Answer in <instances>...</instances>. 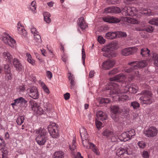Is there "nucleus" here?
<instances>
[{"instance_id": "1", "label": "nucleus", "mask_w": 158, "mask_h": 158, "mask_svg": "<svg viewBox=\"0 0 158 158\" xmlns=\"http://www.w3.org/2000/svg\"><path fill=\"white\" fill-rule=\"evenodd\" d=\"M119 48L118 43L116 42L109 43L104 45L102 49L104 52L103 55L108 58H113L116 56L117 54L114 51L118 49Z\"/></svg>"}, {"instance_id": "2", "label": "nucleus", "mask_w": 158, "mask_h": 158, "mask_svg": "<svg viewBox=\"0 0 158 158\" xmlns=\"http://www.w3.org/2000/svg\"><path fill=\"white\" fill-rule=\"evenodd\" d=\"M80 132L83 146L87 149H92L97 155H99L100 153L94 144L89 142L88 135L85 128L81 127L80 129Z\"/></svg>"}, {"instance_id": "3", "label": "nucleus", "mask_w": 158, "mask_h": 158, "mask_svg": "<svg viewBox=\"0 0 158 158\" xmlns=\"http://www.w3.org/2000/svg\"><path fill=\"white\" fill-rule=\"evenodd\" d=\"M34 132L37 144L40 146L44 145L48 140L47 132L46 130L41 127L35 130Z\"/></svg>"}, {"instance_id": "4", "label": "nucleus", "mask_w": 158, "mask_h": 158, "mask_svg": "<svg viewBox=\"0 0 158 158\" xmlns=\"http://www.w3.org/2000/svg\"><path fill=\"white\" fill-rule=\"evenodd\" d=\"M103 19L105 22L111 23H118L122 20L132 24H136L138 23V20L131 17H123L119 19L113 17L108 16L103 18Z\"/></svg>"}, {"instance_id": "5", "label": "nucleus", "mask_w": 158, "mask_h": 158, "mask_svg": "<svg viewBox=\"0 0 158 158\" xmlns=\"http://www.w3.org/2000/svg\"><path fill=\"white\" fill-rule=\"evenodd\" d=\"M140 94L143 95L139 99L142 104H150L154 101L152 94L149 91H143Z\"/></svg>"}, {"instance_id": "6", "label": "nucleus", "mask_w": 158, "mask_h": 158, "mask_svg": "<svg viewBox=\"0 0 158 158\" xmlns=\"http://www.w3.org/2000/svg\"><path fill=\"white\" fill-rule=\"evenodd\" d=\"M110 88L108 89H110V93L112 94H117L126 93L128 91L130 92V86L127 85L125 86V87H123V89H121V90L119 91V89L118 85L116 83H111L110 84Z\"/></svg>"}, {"instance_id": "7", "label": "nucleus", "mask_w": 158, "mask_h": 158, "mask_svg": "<svg viewBox=\"0 0 158 158\" xmlns=\"http://www.w3.org/2000/svg\"><path fill=\"white\" fill-rule=\"evenodd\" d=\"M48 129L51 136L54 138H57L59 136L58 127L55 123H52L48 127Z\"/></svg>"}, {"instance_id": "8", "label": "nucleus", "mask_w": 158, "mask_h": 158, "mask_svg": "<svg viewBox=\"0 0 158 158\" xmlns=\"http://www.w3.org/2000/svg\"><path fill=\"white\" fill-rule=\"evenodd\" d=\"M138 11L134 7L125 6L122 9V13L125 15L133 16L138 14Z\"/></svg>"}, {"instance_id": "9", "label": "nucleus", "mask_w": 158, "mask_h": 158, "mask_svg": "<svg viewBox=\"0 0 158 158\" xmlns=\"http://www.w3.org/2000/svg\"><path fill=\"white\" fill-rule=\"evenodd\" d=\"M128 64L132 65V66H133L136 70L135 72V73L137 74H139V72L137 70L138 69L146 66L147 65V63L145 60H142L139 61H132L129 63Z\"/></svg>"}, {"instance_id": "10", "label": "nucleus", "mask_w": 158, "mask_h": 158, "mask_svg": "<svg viewBox=\"0 0 158 158\" xmlns=\"http://www.w3.org/2000/svg\"><path fill=\"white\" fill-rule=\"evenodd\" d=\"M157 133V130L154 127H150L144 131V134L148 137L155 136Z\"/></svg>"}, {"instance_id": "11", "label": "nucleus", "mask_w": 158, "mask_h": 158, "mask_svg": "<svg viewBox=\"0 0 158 158\" xmlns=\"http://www.w3.org/2000/svg\"><path fill=\"white\" fill-rule=\"evenodd\" d=\"M27 90L30 97L34 99H37L39 98L38 90L36 87L32 86Z\"/></svg>"}, {"instance_id": "12", "label": "nucleus", "mask_w": 158, "mask_h": 158, "mask_svg": "<svg viewBox=\"0 0 158 158\" xmlns=\"http://www.w3.org/2000/svg\"><path fill=\"white\" fill-rule=\"evenodd\" d=\"M115 64V61L114 60H108L103 62L102 66L103 69L108 70L113 67Z\"/></svg>"}, {"instance_id": "13", "label": "nucleus", "mask_w": 158, "mask_h": 158, "mask_svg": "<svg viewBox=\"0 0 158 158\" xmlns=\"http://www.w3.org/2000/svg\"><path fill=\"white\" fill-rule=\"evenodd\" d=\"M17 31L18 33L23 37H25L27 35V31L19 22L17 24Z\"/></svg>"}, {"instance_id": "14", "label": "nucleus", "mask_w": 158, "mask_h": 158, "mask_svg": "<svg viewBox=\"0 0 158 158\" xmlns=\"http://www.w3.org/2000/svg\"><path fill=\"white\" fill-rule=\"evenodd\" d=\"M126 78V77L123 74H118L113 77L110 78L109 80L111 81H120L124 80Z\"/></svg>"}, {"instance_id": "15", "label": "nucleus", "mask_w": 158, "mask_h": 158, "mask_svg": "<svg viewBox=\"0 0 158 158\" xmlns=\"http://www.w3.org/2000/svg\"><path fill=\"white\" fill-rule=\"evenodd\" d=\"M111 95L116 94L114 96H112V97L114 98L115 97V99L114 100H117L118 99L119 101H124V100H129V97L127 96L125 94H121L120 95L117 94H112L110 93Z\"/></svg>"}, {"instance_id": "16", "label": "nucleus", "mask_w": 158, "mask_h": 158, "mask_svg": "<svg viewBox=\"0 0 158 158\" xmlns=\"http://www.w3.org/2000/svg\"><path fill=\"white\" fill-rule=\"evenodd\" d=\"M13 64L14 67L17 71H21L23 69V67L18 59L16 58L14 59Z\"/></svg>"}, {"instance_id": "17", "label": "nucleus", "mask_w": 158, "mask_h": 158, "mask_svg": "<svg viewBox=\"0 0 158 158\" xmlns=\"http://www.w3.org/2000/svg\"><path fill=\"white\" fill-rule=\"evenodd\" d=\"M97 118L98 120H106L107 118L106 114L101 110L98 111L96 113Z\"/></svg>"}, {"instance_id": "18", "label": "nucleus", "mask_w": 158, "mask_h": 158, "mask_svg": "<svg viewBox=\"0 0 158 158\" xmlns=\"http://www.w3.org/2000/svg\"><path fill=\"white\" fill-rule=\"evenodd\" d=\"M118 35V31H109L106 33L105 37L107 39L113 40L115 39Z\"/></svg>"}, {"instance_id": "19", "label": "nucleus", "mask_w": 158, "mask_h": 158, "mask_svg": "<svg viewBox=\"0 0 158 158\" xmlns=\"http://www.w3.org/2000/svg\"><path fill=\"white\" fill-rule=\"evenodd\" d=\"M77 24L78 26L82 30L85 29L87 26L86 23L85 21L84 18L82 17L78 19Z\"/></svg>"}, {"instance_id": "20", "label": "nucleus", "mask_w": 158, "mask_h": 158, "mask_svg": "<svg viewBox=\"0 0 158 158\" xmlns=\"http://www.w3.org/2000/svg\"><path fill=\"white\" fill-rule=\"evenodd\" d=\"M139 13L141 14L144 15H152L156 14L153 11H150L147 10L145 9L141 8L139 9Z\"/></svg>"}, {"instance_id": "21", "label": "nucleus", "mask_w": 158, "mask_h": 158, "mask_svg": "<svg viewBox=\"0 0 158 158\" xmlns=\"http://www.w3.org/2000/svg\"><path fill=\"white\" fill-rule=\"evenodd\" d=\"M3 57L9 62H10L12 59V56L10 53L7 51L4 52L2 54Z\"/></svg>"}, {"instance_id": "22", "label": "nucleus", "mask_w": 158, "mask_h": 158, "mask_svg": "<svg viewBox=\"0 0 158 158\" xmlns=\"http://www.w3.org/2000/svg\"><path fill=\"white\" fill-rule=\"evenodd\" d=\"M150 51L147 48H144L141 49L140 54L143 57H148L150 56Z\"/></svg>"}, {"instance_id": "23", "label": "nucleus", "mask_w": 158, "mask_h": 158, "mask_svg": "<svg viewBox=\"0 0 158 158\" xmlns=\"http://www.w3.org/2000/svg\"><path fill=\"white\" fill-rule=\"evenodd\" d=\"M26 55L27 61L32 65H34L35 63V61L32 58L31 54L30 53L27 52L26 53Z\"/></svg>"}, {"instance_id": "24", "label": "nucleus", "mask_w": 158, "mask_h": 158, "mask_svg": "<svg viewBox=\"0 0 158 158\" xmlns=\"http://www.w3.org/2000/svg\"><path fill=\"white\" fill-rule=\"evenodd\" d=\"M152 57V60L150 58H148V60L149 61H151L153 60L154 61V64L156 66H158V54L154 53L153 54Z\"/></svg>"}, {"instance_id": "25", "label": "nucleus", "mask_w": 158, "mask_h": 158, "mask_svg": "<svg viewBox=\"0 0 158 158\" xmlns=\"http://www.w3.org/2000/svg\"><path fill=\"white\" fill-rule=\"evenodd\" d=\"M29 102L31 108L34 111L36 109V108H37L40 105L39 103L33 100Z\"/></svg>"}, {"instance_id": "26", "label": "nucleus", "mask_w": 158, "mask_h": 158, "mask_svg": "<svg viewBox=\"0 0 158 158\" xmlns=\"http://www.w3.org/2000/svg\"><path fill=\"white\" fill-rule=\"evenodd\" d=\"M29 102L31 108L34 111L36 109V108H37L40 105L39 103L33 100Z\"/></svg>"}, {"instance_id": "27", "label": "nucleus", "mask_w": 158, "mask_h": 158, "mask_svg": "<svg viewBox=\"0 0 158 158\" xmlns=\"http://www.w3.org/2000/svg\"><path fill=\"white\" fill-rule=\"evenodd\" d=\"M50 16L51 15L48 12H45L44 14V20L47 23H50L51 22Z\"/></svg>"}, {"instance_id": "28", "label": "nucleus", "mask_w": 158, "mask_h": 158, "mask_svg": "<svg viewBox=\"0 0 158 158\" xmlns=\"http://www.w3.org/2000/svg\"><path fill=\"white\" fill-rule=\"evenodd\" d=\"M126 153L128 155L132 154V149L130 145L127 144L124 148Z\"/></svg>"}, {"instance_id": "29", "label": "nucleus", "mask_w": 158, "mask_h": 158, "mask_svg": "<svg viewBox=\"0 0 158 158\" xmlns=\"http://www.w3.org/2000/svg\"><path fill=\"white\" fill-rule=\"evenodd\" d=\"M138 89V87L135 84H132L130 86V92L132 93H136Z\"/></svg>"}, {"instance_id": "30", "label": "nucleus", "mask_w": 158, "mask_h": 158, "mask_svg": "<svg viewBox=\"0 0 158 158\" xmlns=\"http://www.w3.org/2000/svg\"><path fill=\"white\" fill-rule=\"evenodd\" d=\"M127 133L128 137V139H131L133 136H134L135 135V131L133 129H131L129 131H127Z\"/></svg>"}, {"instance_id": "31", "label": "nucleus", "mask_w": 158, "mask_h": 158, "mask_svg": "<svg viewBox=\"0 0 158 158\" xmlns=\"http://www.w3.org/2000/svg\"><path fill=\"white\" fill-rule=\"evenodd\" d=\"M110 109L111 111L114 114L121 113V110L117 106H111Z\"/></svg>"}, {"instance_id": "32", "label": "nucleus", "mask_w": 158, "mask_h": 158, "mask_svg": "<svg viewBox=\"0 0 158 158\" xmlns=\"http://www.w3.org/2000/svg\"><path fill=\"white\" fill-rule=\"evenodd\" d=\"M64 153L61 151L55 152L54 153V158H64Z\"/></svg>"}, {"instance_id": "33", "label": "nucleus", "mask_w": 158, "mask_h": 158, "mask_svg": "<svg viewBox=\"0 0 158 158\" xmlns=\"http://www.w3.org/2000/svg\"><path fill=\"white\" fill-rule=\"evenodd\" d=\"M131 66V68L128 69H125V71L127 73H129L131 72H133V74L134 73H135V74L134 75V76H136L137 77H139V74H136L135 72V71H136V70L133 67V66H132V65H130Z\"/></svg>"}, {"instance_id": "34", "label": "nucleus", "mask_w": 158, "mask_h": 158, "mask_svg": "<svg viewBox=\"0 0 158 158\" xmlns=\"http://www.w3.org/2000/svg\"><path fill=\"white\" fill-rule=\"evenodd\" d=\"M129 52L128 47L123 49L121 52V54L123 56H127L130 55Z\"/></svg>"}, {"instance_id": "35", "label": "nucleus", "mask_w": 158, "mask_h": 158, "mask_svg": "<svg viewBox=\"0 0 158 158\" xmlns=\"http://www.w3.org/2000/svg\"><path fill=\"white\" fill-rule=\"evenodd\" d=\"M77 147V143L76 142V139L74 138L72 143L69 145V148L71 151H73L76 149Z\"/></svg>"}, {"instance_id": "36", "label": "nucleus", "mask_w": 158, "mask_h": 158, "mask_svg": "<svg viewBox=\"0 0 158 158\" xmlns=\"http://www.w3.org/2000/svg\"><path fill=\"white\" fill-rule=\"evenodd\" d=\"M125 153V150L124 148H120L118 149L116 151L117 155L119 156H121Z\"/></svg>"}, {"instance_id": "37", "label": "nucleus", "mask_w": 158, "mask_h": 158, "mask_svg": "<svg viewBox=\"0 0 158 158\" xmlns=\"http://www.w3.org/2000/svg\"><path fill=\"white\" fill-rule=\"evenodd\" d=\"M34 39L37 43H40L41 42L40 36L37 33L34 35Z\"/></svg>"}, {"instance_id": "38", "label": "nucleus", "mask_w": 158, "mask_h": 158, "mask_svg": "<svg viewBox=\"0 0 158 158\" xmlns=\"http://www.w3.org/2000/svg\"><path fill=\"white\" fill-rule=\"evenodd\" d=\"M130 55L133 54L136 52L138 50V48L136 46H133L128 47Z\"/></svg>"}, {"instance_id": "39", "label": "nucleus", "mask_w": 158, "mask_h": 158, "mask_svg": "<svg viewBox=\"0 0 158 158\" xmlns=\"http://www.w3.org/2000/svg\"><path fill=\"white\" fill-rule=\"evenodd\" d=\"M24 117L23 116H19L18 117L16 120L17 124L18 125H21L23 123L24 120Z\"/></svg>"}, {"instance_id": "40", "label": "nucleus", "mask_w": 158, "mask_h": 158, "mask_svg": "<svg viewBox=\"0 0 158 158\" xmlns=\"http://www.w3.org/2000/svg\"><path fill=\"white\" fill-rule=\"evenodd\" d=\"M36 2L35 1H32L29 5V8L32 11H34L36 8L35 5Z\"/></svg>"}, {"instance_id": "41", "label": "nucleus", "mask_w": 158, "mask_h": 158, "mask_svg": "<svg viewBox=\"0 0 158 158\" xmlns=\"http://www.w3.org/2000/svg\"><path fill=\"white\" fill-rule=\"evenodd\" d=\"M113 134V132L108 130H105L103 133L102 135L107 137H110Z\"/></svg>"}, {"instance_id": "42", "label": "nucleus", "mask_w": 158, "mask_h": 158, "mask_svg": "<svg viewBox=\"0 0 158 158\" xmlns=\"http://www.w3.org/2000/svg\"><path fill=\"white\" fill-rule=\"evenodd\" d=\"M148 22L151 24L158 26V18L152 19L149 20Z\"/></svg>"}, {"instance_id": "43", "label": "nucleus", "mask_w": 158, "mask_h": 158, "mask_svg": "<svg viewBox=\"0 0 158 158\" xmlns=\"http://www.w3.org/2000/svg\"><path fill=\"white\" fill-rule=\"evenodd\" d=\"M34 111L36 113L39 114H42L44 113V110L40 106L37 108Z\"/></svg>"}, {"instance_id": "44", "label": "nucleus", "mask_w": 158, "mask_h": 158, "mask_svg": "<svg viewBox=\"0 0 158 158\" xmlns=\"http://www.w3.org/2000/svg\"><path fill=\"white\" fill-rule=\"evenodd\" d=\"M131 106L134 109H137L139 107L140 104L137 102H131Z\"/></svg>"}, {"instance_id": "45", "label": "nucleus", "mask_w": 158, "mask_h": 158, "mask_svg": "<svg viewBox=\"0 0 158 158\" xmlns=\"http://www.w3.org/2000/svg\"><path fill=\"white\" fill-rule=\"evenodd\" d=\"M5 145V142L0 136V150L4 148Z\"/></svg>"}, {"instance_id": "46", "label": "nucleus", "mask_w": 158, "mask_h": 158, "mask_svg": "<svg viewBox=\"0 0 158 158\" xmlns=\"http://www.w3.org/2000/svg\"><path fill=\"white\" fill-rule=\"evenodd\" d=\"M44 110L48 111L51 110L52 109L51 105L50 103H46L44 105Z\"/></svg>"}, {"instance_id": "47", "label": "nucleus", "mask_w": 158, "mask_h": 158, "mask_svg": "<svg viewBox=\"0 0 158 158\" xmlns=\"http://www.w3.org/2000/svg\"><path fill=\"white\" fill-rule=\"evenodd\" d=\"M110 100L108 98H102L100 101L101 103H107L110 102Z\"/></svg>"}, {"instance_id": "48", "label": "nucleus", "mask_w": 158, "mask_h": 158, "mask_svg": "<svg viewBox=\"0 0 158 158\" xmlns=\"http://www.w3.org/2000/svg\"><path fill=\"white\" fill-rule=\"evenodd\" d=\"M98 40L100 44H104L106 41L101 36H99L98 38Z\"/></svg>"}, {"instance_id": "49", "label": "nucleus", "mask_w": 158, "mask_h": 158, "mask_svg": "<svg viewBox=\"0 0 158 158\" xmlns=\"http://www.w3.org/2000/svg\"><path fill=\"white\" fill-rule=\"evenodd\" d=\"M95 124L97 128L98 129H99L101 128L102 126V123L98 120L97 119H96V121H95Z\"/></svg>"}, {"instance_id": "50", "label": "nucleus", "mask_w": 158, "mask_h": 158, "mask_svg": "<svg viewBox=\"0 0 158 158\" xmlns=\"http://www.w3.org/2000/svg\"><path fill=\"white\" fill-rule=\"evenodd\" d=\"M112 7H109L104 10V13H113Z\"/></svg>"}, {"instance_id": "51", "label": "nucleus", "mask_w": 158, "mask_h": 158, "mask_svg": "<svg viewBox=\"0 0 158 158\" xmlns=\"http://www.w3.org/2000/svg\"><path fill=\"white\" fill-rule=\"evenodd\" d=\"M4 72L5 73L11 72L10 69L8 64H5L4 67Z\"/></svg>"}, {"instance_id": "52", "label": "nucleus", "mask_w": 158, "mask_h": 158, "mask_svg": "<svg viewBox=\"0 0 158 158\" xmlns=\"http://www.w3.org/2000/svg\"><path fill=\"white\" fill-rule=\"evenodd\" d=\"M82 59L83 61V63L84 65L85 64V54L84 51V49L83 48H82Z\"/></svg>"}, {"instance_id": "53", "label": "nucleus", "mask_w": 158, "mask_h": 158, "mask_svg": "<svg viewBox=\"0 0 158 158\" xmlns=\"http://www.w3.org/2000/svg\"><path fill=\"white\" fill-rule=\"evenodd\" d=\"M113 13H118L121 11V10L120 8L118 7H112Z\"/></svg>"}, {"instance_id": "54", "label": "nucleus", "mask_w": 158, "mask_h": 158, "mask_svg": "<svg viewBox=\"0 0 158 158\" xmlns=\"http://www.w3.org/2000/svg\"><path fill=\"white\" fill-rule=\"evenodd\" d=\"M119 70L118 68H114L111 71H110L109 74V75H113L118 73Z\"/></svg>"}, {"instance_id": "55", "label": "nucleus", "mask_w": 158, "mask_h": 158, "mask_svg": "<svg viewBox=\"0 0 158 158\" xmlns=\"http://www.w3.org/2000/svg\"><path fill=\"white\" fill-rule=\"evenodd\" d=\"M121 136L123 138V140L124 141L129 140L127 139H128V137L126 131L123 133L121 135Z\"/></svg>"}, {"instance_id": "56", "label": "nucleus", "mask_w": 158, "mask_h": 158, "mask_svg": "<svg viewBox=\"0 0 158 158\" xmlns=\"http://www.w3.org/2000/svg\"><path fill=\"white\" fill-rule=\"evenodd\" d=\"M138 144L140 148H144L146 145L144 142L143 141H139L138 143Z\"/></svg>"}, {"instance_id": "57", "label": "nucleus", "mask_w": 158, "mask_h": 158, "mask_svg": "<svg viewBox=\"0 0 158 158\" xmlns=\"http://www.w3.org/2000/svg\"><path fill=\"white\" fill-rule=\"evenodd\" d=\"M6 74V78L8 80H10L12 78V75L11 72L5 73Z\"/></svg>"}, {"instance_id": "58", "label": "nucleus", "mask_w": 158, "mask_h": 158, "mask_svg": "<svg viewBox=\"0 0 158 158\" xmlns=\"http://www.w3.org/2000/svg\"><path fill=\"white\" fill-rule=\"evenodd\" d=\"M142 156L144 158H148L149 156V154L148 152L143 151L142 152Z\"/></svg>"}, {"instance_id": "59", "label": "nucleus", "mask_w": 158, "mask_h": 158, "mask_svg": "<svg viewBox=\"0 0 158 158\" xmlns=\"http://www.w3.org/2000/svg\"><path fill=\"white\" fill-rule=\"evenodd\" d=\"M46 75L48 78L50 79H51L52 77V73L50 71H48L46 72Z\"/></svg>"}, {"instance_id": "60", "label": "nucleus", "mask_w": 158, "mask_h": 158, "mask_svg": "<svg viewBox=\"0 0 158 158\" xmlns=\"http://www.w3.org/2000/svg\"><path fill=\"white\" fill-rule=\"evenodd\" d=\"M31 32L34 35L38 33V32L36 31V29L34 27H32L31 29Z\"/></svg>"}, {"instance_id": "61", "label": "nucleus", "mask_w": 158, "mask_h": 158, "mask_svg": "<svg viewBox=\"0 0 158 158\" xmlns=\"http://www.w3.org/2000/svg\"><path fill=\"white\" fill-rule=\"evenodd\" d=\"M43 88L44 89V90L47 93H49V90L47 86L45 85L44 84H43L42 85Z\"/></svg>"}, {"instance_id": "62", "label": "nucleus", "mask_w": 158, "mask_h": 158, "mask_svg": "<svg viewBox=\"0 0 158 158\" xmlns=\"http://www.w3.org/2000/svg\"><path fill=\"white\" fill-rule=\"evenodd\" d=\"M118 34H119L122 37H126L127 36V35L126 32H118Z\"/></svg>"}, {"instance_id": "63", "label": "nucleus", "mask_w": 158, "mask_h": 158, "mask_svg": "<svg viewBox=\"0 0 158 158\" xmlns=\"http://www.w3.org/2000/svg\"><path fill=\"white\" fill-rule=\"evenodd\" d=\"M70 94L69 93H66L64 94V98L65 100H68L70 98Z\"/></svg>"}, {"instance_id": "64", "label": "nucleus", "mask_w": 158, "mask_h": 158, "mask_svg": "<svg viewBox=\"0 0 158 158\" xmlns=\"http://www.w3.org/2000/svg\"><path fill=\"white\" fill-rule=\"evenodd\" d=\"M74 157L75 158H83L79 152H77V154L74 155Z\"/></svg>"}]
</instances>
